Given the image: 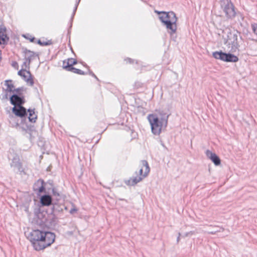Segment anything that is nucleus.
<instances>
[{
    "instance_id": "f257e3e1",
    "label": "nucleus",
    "mask_w": 257,
    "mask_h": 257,
    "mask_svg": "<svg viewBox=\"0 0 257 257\" xmlns=\"http://www.w3.org/2000/svg\"><path fill=\"white\" fill-rule=\"evenodd\" d=\"M54 233L44 230H33L28 236V238L36 250H42L50 246L55 241Z\"/></svg>"
},
{
    "instance_id": "f03ea898",
    "label": "nucleus",
    "mask_w": 257,
    "mask_h": 257,
    "mask_svg": "<svg viewBox=\"0 0 257 257\" xmlns=\"http://www.w3.org/2000/svg\"><path fill=\"white\" fill-rule=\"evenodd\" d=\"M141 164L142 166L139 170V176H138V172H136V174L137 176L130 178L129 180L125 182L127 185L135 186L148 175L150 171V169L148 162L146 160H142Z\"/></svg>"
},
{
    "instance_id": "7ed1b4c3",
    "label": "nucleus",
    "mask_w": 257,
    "mask_h": 257,
    "mask_svg": "<svg viewBox=\"0 0 257 257\" xmlns=\"http://www.w3.org/2000/svg\"><path fill=\"white\" fill-rule=\"evenodd\" d=\"M151 127L152 132L155 135H159L162 129L166 128L165 125L157 117L156 113L150 114L147 116Z\"/></svg>"
},
{
    "instance_id": "20e7f679",
    "label": "nucleus",
    "mask_w": 257,
    "mask_h": 257,
    "mask_svg": "<svg viewBox=\"0 0 257 257\" xmlns=\"http://www.w3.org/2000/svg\"><path fill=\"white\" fill-rule=\"evenodd\" d=\"M8 158L10 160H11L10 166L11 168H14L15 171L17 170V172L21 175L26 174L24 168L23 167V163L20 159L19 156L17 154L15 153L13 150H12V152L10 151Z\"/></svg>"
},
{
    "instance_id": "39448f33",
    "label": "nucleus",
    "mask_w": 257,
    "mask_h": 257,
    "mask_svg": "<svg viewBox=\"0 0 257 257\" xmlns=\"http://www.w3.org/2000/svg\"><path fill=\"white\" fill-rule=\"evenodd\" d=\"M238 32L237 31H231L228 30L227 32V37L224 38V44L228 48L231 47L232 51H235L239 47L237 42Z\"/></svg>"
},
{
    "instance_id": "423d86ee",
    "label": "nucleus",
    "mask_w": 257,
    "mask_h": 257,
    "mask_svg": "<svg viewBox=\"0 0 257 257\" xmlns=\"http://www.w3.org/2000/svg\"><path fill=\"white\" fill-rule=\"evenodd\" d=\"M221 9L227 19H232L236 15L235 7L231 0H220Z\"/></svg>"
},
{
    "instance_id": "0eeeda50",
    "label": "nucleus",
    "mask_w": 257,
    "mask_h": 257,
    "mask_svg": "<svg viewBox=\"0 0 257 257\" xmlns=\"http://www.w3.org/2000/svg\"><path fill=\"white\" fill-rule=\"evenodd\" d=\"M213 56L216 59H219L227 62H236L238 61V58L234 54L223 52L221 51L214 52Z\"/></svg>"
},
{
    "instance_id": "6e6552de",
    "label": "nucleus",
    "mask_w": 257,
    "mask_h": 257,
    "mask_svg": "<svg viewBox=\"0 0 257 257\" xmlns=\"http://www.w3.org/2000/svg\"><path fill=\"white\" fill-rule=\"evenodd\" d=\"M48 212L47 211L42 210L41 209H37L35 211V220L36 223L41 226H44Z\"/></svg>"
},
{
    "instance_id": "1a4fd4ad",
    "label": "nucleus",
    "mask_w": 257,
    "mask_h": 257,
    "mask_svg": "<svg viewBox=\"0 0 257 257\" xmlns=\"http://www.w3.org/2000/svg\"><path fill=\"white\" fill-rule=\"evenodd\" d=\"M10 103L16 106L17 105H23L25 103L24 95H18L17 94H13L9 97Z\"/></svg>"
},
{
    "instance_id": "9d476101",
    "label": "nucleus",
    "mask_w": 257,
    "mask_h": 257,
    "mask_svg": "<svg viewBox=\"0 0 257 257\" xmlns=\"http://www.w3.org/2000/svg\"><path fill=\"white\" fill-rule=\"evenodd\" d=\"M58 223V218L56 214L50 212L48 214L47 220L44 226L49 228H52L55 227Z\"/></svg>"
},
{
    "instance_id": "9b49d317",
    "label": "nucleus",
    "mask_w": 257,
    "mask_h": 257,
    "mask_svg": "<svg viewBox=\"0 0 257 257\" xmlns=\"http://www.w3.org/2000/svg\"><path fill=\"white\" fill-rule=\"evenodd\" d=\"M5 85L7 86V88H3V90L5 92V94L2 95V100H6L9 98V92H14L15 86L12 83V80H6L5 81Z\"/></svg>"
},
{
    "instance_id": "f8f14e48",
    "label": "nucleus",
    "mask_w": 257,
    "mask_h": 257,
    "mask_svg": "<svg viewBox=\"0 0 257 257\" xmlns=\"http://www.w3.org/2000/svg\"><path fill=\"white\" fill-rule=\"evenodd\" d=\"M18 74L22 77L23 79L27 83H29L31 86L34 85V82L33 79V76L29 70L22 69L18 71Z\"/></svg>"
},
{
    "instance_id": "ddd939ff",
    "label": "nucleus",
    "mask_w": 257,
    "mask_h": 257,
    "mask_svg": "<svg viewBox=\"0 0 257 257\" xmlns=\"http://www.w3.org/2000/svg\"><path fill=\"white\" fill-rule=\"evenodd\" d=\"M12 111L16 116L20 117L22 118L24 117L26 119V117L27 116V109L23 105L14 106L12 109Z\"/></svg>"
},
{
    "instance_id": "4468645a",
    "label": "nucleus",
    "mask_w": 257,
    "mask_h": 257,
    "mask_svg": "<svg viewBox=\"0 0 257 257\" xmlns=\"http://www.w3.org/2000/svg\"><path fill=\"white\" fill-rule=\"evenodd\" d=\"M177 21V18L175 19L171 20L168 22H166L164 23L163 25L166 27V28L168 30V33L171 36L175 34L177 30L176 22Z\"/></svg>"
},
{
    "instance_id": "2eb2a0df",
    "label": "nucleus",
    "mask_w": 257,
    "mask_h": 257,
    "mask_svg": "<svg viewBox=\"0 0 257 257\" xmlns=\"http://www.w3.org/2000/svg\"><path fill=\"white\" fill-rule=\"evenodd\" d=\"M159 18L162 24L171 21V20L175 19L177 18L174 12L171 11L169 12H164L163 15L159 16Z\"/></svg>"
},
{
    "instance_id": "dca6fc26",
    "label": "nucleus",
    "mask_w": 257,
    "mask_h": 257,
    "mask_svg": "<svg viewBox=\"0 0 257 257\" xmlns=\"http://www.w3.org/2000/svg\"><path fill=\"white\" fill-rule=\"evenodd\" d=\"M45 182L43 179L38 180L33 185V190L35 192H37L38 195L43 193L45 190Z\"/></svg>"
},
{
    "instance_id": "f3484780",
    "label": "nucleus",
    "mask_w": 257,
    "mask_h": 257,
    "mask_svg": "<svg viewBox=\"0 0 257 257\" xmlns=\"http://www.w3.org/2000/svg\"><path fill=\"white\" fill-rule=\"evenodd\" d=\"M40 202L43 206H49L53 203L52 196L50 194L46 193L40 197Z\"/></svg>"
},
{
    "instance_id": "a211bd4d",
    "label": "nucleus",
    "mask_w": 257,
    "mask_h": 257,
    "mask_svg": "<svg viewBox=\"0 0 257 257\" xmlns=\"http://www.w3.org/2000/svg\"><path fill=\"white\" fill-rule=\"evenodd\" d=\"M207 157L209 158L211 161L216 166H218L221 163V161L219 157L215 153H212L209 150H207L206 152Z\"/></svg>"
},
{
    "instance_id": "6ab92c4d",
    "label": "nucleus",
    "mask_w": 257,
    "mask_h": 257,
    "mask_svg": "<svg viewBox=\"0 0 257 257\" xmlns=\"http://www.w3.org/2000/svg\"><path fill=\"white\" fill-rule=\"evenodd\" d=\"M77 63V60L73 58L68 59L67 60H65L63 61V68L65 70L69 71L71 70V68H74L73 65Z\"/></svg>"
},
{
    "instance_id": "aec40b11",
    "label": "nucleus",
    "mask_w": 257,
    "mask_h": 257,
    "mask_svg": "<svg viewBox=\"0 0 257 257\" xmlns=\"http://www.w3.org/2000/svg\"><path fill=\"white\" fill-rule=\"evenodd\" d=\"M23 52L25 54V60H28V63H31V61L34 59V57L38 56L34 52L28 50L27 48H23Z\"/></svg>"
},
{
    "instance_id": "412c9836",
    "label": "nucleus",
    "mask_w": 257,
    "mask_h": 257,
    "mask_svg": "<svg viewBox=\"0 0 257 257\" xmlns=\"http://www.w3.org/2000/svg\"><path fill=\"white\" fill-rule=\"evenodd\" d=\"M157 114V117L160 120L163 124L165 125V127H167L168 125V117L169 114L165 112L164 111H160Z\"/></svg>"
},
{
    "instance_id": "4be33fe9",
    "label": "nucleus",
    "mask_w": 257,
    "mask_h": 257,
    "mask_svg": "<svg viewBox=\"0 0 257 257\" xmlns=\"http://www.w3.org/2000/svg\"><path fill=\"white\" fill-rule=\"evenodd\" d=\"M6 32L5 27H0V44H6L9 40V38L6 34Z\"/></svg>"
},
{
    "instance_id": "5701e85b",
    "label": "nucleus",
    "mask_w": 257,
    "mask_h": 257,
    "mask_svg": "<svg viewBox=\"0 0 257 257\" xmlns=\"http://www.w3.org/2000/svg\"><path fill=\"white\" fill-rule=\"evenodd\" d=\"M64 208V206L63 205L60 204L57 202H53L52 204L50 212L54 214L56 213H60L63 211Z\"/></svg>"
},
{
    "instance_id": "b1692460",
    "label": "nucleus",
    "mask_w": 257,
    "mask_h": 257,
    "mask_svg": "<svg viewBox=\"0 0 257 257\" xmlns=\"http://www.w3.org/2000/svg\"><path fill=\"white\" fill-rule=\"evenodd\" d=\"M27 113L29 112L28 119L30 122H35L37 118V115L35 114V109H28Z\"/></svg>"
},
{
    "instance_id": "393cba45",
    "label": "nucleus",
    "mask_w": 257,
    "mask_h": 257,
    "mask_svg": "<svg viewBox=\"0 0 257 257\" xmlns=\"http://www.w3.org/2000/svg\"><path fill=\"white\" fill-rule=\"evenodd\" d=\"M45 190L43 192L46 194H50L51 191H52V188H54L53 187V181L51 180H49L47 182H45Z\"/></svg>"
},
{
    "instance_id": "a878e982",
    "label": "nucleus",
    "mask_w": 257,
    "mask_h": 257,
    "mask_svg": "<svg viewBox=\"0 0 257 257\" xmlns=\"http://www.w3.org/2000/svg\"><path fill=\"white\" fill-rule=\"evenodd\" d=\"M17 116L11 114L9 115V122L12 126L16 127L19 125L18 121L17 120Z\"/></svg>"
},
{
    "instance_id": "bb28decb",
    "label": "nucleus",
    "mask_w": 257,
    "mask_h": 257,
    "mask_svg": "<svg viewBox=\"0 0 257 257\" xmlns=\"http://www.w3.org/2000/svg\"><path fill=\"white\" fill-rule=\"evenodd\" d=\"M26 90L24 87H20L17 88H15L13 94H17L18 95H24L23 92Z\"/></svg>"
},
{
    "instance_id": "cd10ccee",
    "label": "nucleus",
    "mask_w": 257,
    "mask_h": 257,
    "mask_svg": "<svg viewBox=\"0 0 257 257\" xmlns=\"http://www.w3.org/2000/svg\"><path fill=\"white\" fill-rule=\"evenodd\" d=\"M216 229L214 230L213 231H209L208 233L209 234H215L217 232H223L224 230V228L222 227H220L219 226H214Z\"/></svg>"
},
{
    "instance_id": "c85d7f7f",
    "label": "nucleus",
    "mask_w": 257,
    "mask_h": 257,
    "mask_svg": "<svg viewBox=\"0 0 257 257\" xmlns=\"http://www.w3.org/2000/svg\"><path fill=\"white\" fill-rule=\"evenodd\" d=\"M80 0H78L77 2H76V4H75V7L74 8V10H73V13L72 14V16H71V20H70V28H71L72 27V21H73V18H74V16L75 14V13H76V11L77 10V7L79 5V3L80 2Z\"/></svg>"
},
{
    "instance_id": "c756f323",
    "label": "nucleus",
    "mask_w": 257,
    "mask_h": 257,
    "mask_svg": "<svg viewBox=\"0 0 257 257\" xmlns=\"http://www.w3.org/2000/svg\"><path fill=\"white\" fill-rule=\"evenodd\" d=\"M80 0H78L77 2H76V4H75V7L74 8V10H73V13L72 14V16H71V20H70V28H71L72 27V21H73V18H74V16L75 14V13H76V11L77 10V7L79 5V3L80 2Z\"/></svg>"
},
{
    "instance_id": "7c9ffc66",
    "label": "nucleus",
    "mask_w": 257,
    "mask_h": 257,
    "mask_svg": "<svg viewBox=\"0 0 257 257\" xmlns=\"http://www.w3.org/2000/svg\"><path fill=\"white\" fill-rule=\"evenodd\" d=\"M37 44L40 45V46H49L52 44V40H48L47 41H42L41 40H38L37 41Z\"/></svg>"
},
{
    "instance_id": "2f4dec72",
    "label": "nucleus",
    "mask_w": 257,
    "mask_h": 257,
    "mask_svg": "<svg viewBox=\"0 0 257 257\" xmlns=\"http://www.w3.org/2000/svg\"><path fill=\"white\" fill-rule=\"evenodd\" d=\"M74 73L80 74V75H85L87 74V73L82 71L80 69H77L76 68H71V70L70 71Z\"/></svg>"
},
{
    "instance_id": "473e14b6",
    "label": "nucleus",
    "mask_w": 257,
    "mask_h": 257,
    "mask_svg": "<svg viewBox=\"0 0 257 257\" xmlns=\"http://www.w3.org/2000/svg\"><path fill=\"white\" fill-rule=\"evenodd\" d=\"M51 192L53 194V196L56 198V200L58 201L60 198L59 193L56 190L55 188H52Z\"/></svg>"
},
{
    "instance_id": "72a5a7b5",
    "label": "nucleus",
    "mask_w": 257,
    "mask_h": 257,
    "mask_svg": "<svg viewBox=\"0 0 257 257\" xmlns=\"http://www.w3.org/2000/svg\"><path fill=\"white\" fill-rule=\"evenodd\" d=\"M196 233H197V232L196 231H194V230L190 231L189 232L185 233L183 235H182V236L183 237H186L187 236H191L192 235L195 234Z\"/></svg>"
},
{
    "instance_id": "f704fd0d",
    "label": "nucleus",
    "mask_w": 257,
    "mask_h": 257,
    "mask_svg": "<svg viewBox=\"0 0 257 257\" xmlns=\"http://www.w3.org/2000/svg\"><path fill=\"white\" fill-rule=\"evenodd\" d=\"M23 37H24L27 39L29 40L31 42H34L35 40V38L34 37H32L31 35L29 34L24 35Z\"/></svg>"
},
{
    "instance_id": "c9c22d12",
    "label": "nucleus",
    "mask_w": 257,
    "mask_h": 257,
    "mask_svg": "<svg viewBox=\"0 0 257 257\" xmlns=\"http://www.w3.org/2000/svg\"><path fill=\"white\" fill-rule=\"evenodd\" d=\"M30 65V63H28V61L27 60H25V61L23 63V64L22 65V67L23 68L25 67V69L26 68H28V69H29Z\"/></svg>"
},
{
    "instance_id": "e433bc0d",
    "label": "nucleus",
    "mask_w": 257,
    "mask_h": 257,
    "mask_svg": "<svg viewBox=\"0 0 257 257\" xmlns=\"http://www.w3.org/2000/svg\"><path fill=\"white\" fill-rule=\"evenodd\" d=\"M88 73H89V74H90V75H91L92 76L94 77L96 80H99L98 78L97 77V76L93 73V72L92 71H91L89 69Z\"/></svg>"
},
{
    "instance_id": "4c0bfd02",
    "label": "nucleus",
    "mask_w": 257,
    "mask_h": 257,
    "mask_svg": "<svg viewBox=\"0 0 257 257\" xmlns=\"http://www.w3.org/2000/svg\"><path fill=\"white\" fill-rule=\"evenodd\" d=\"M253 33L257 35V24L255 26H253L252 28Z\"/></svg>"
},
{
    "instance_id": "58836bf2",
    "label": "nucleus",
    "mask_w": 257,
    "mask_h": 257,
    "mask_svg": "<svg viewBox=\"0 0 257 257\" xmlns=\"http://www.w3.org/2000/svg\"><path fill=\"white\" fill-rule=\"evenodd\" d=\"M164 12L165 11H157V10L155 11V13H157V14L159 15L160 16L163 15V13H164Z\"/></svg>"
},
{
    "instance_id": "ea45409f",
    "label": "nucleus",
    "mask_w": 257,
    "mask_h": 257,
    "mask_svg": "<svg viewBox=\"0 0 257 257\" xmlns=\"http://www.w3.org/2000/svg\"><path fill=\"white\" fill-rule=\"evenodd\" d=\"M77 211V209L76 208H72V209H70V213L71 214H73L74 212H76Z\"/></svg>"
},
{
    "instance_id": "a19ab883",
    "label": "nucleus",
    "mask_w": 257,
    "mask_h": 257,
    "mask_svg": "<svg viewBox=\"0 0 257 257\" xmlns=\"http://www.w3.org/2000/svg\"><path fill=\"white\" fill-rule=\"evenodd\" d=\"M12 66L15 67V68H16V67H18V64L17 62L16 61H14L12 63Z\"/></svg>"
},
{
    "instance_id": "79ce46f5",
    "label": "nucleus",
    "mask_w": 257,
    "mask_h": 257,
    "mask_svg": "<svg viewBox=\"0 0 257 257\" xmlns=\"http://www.w3.org/2000/svg\"><path fill=\"white\" fill-rule=\"evenodd\" d=\"M126 61H128L130 63H133V62L134 61L133 60H132V59L131 58H127V59L125 60Z\"/></svg>"
},
{
    "instance_id": "37998d69",
    "label": "nucleus",
    "mask_w": 257,
    "mask_h": 257,
    "mask_svg": "<svg viewBox=\"0 0 257 257\" xmlns=\"http://www.w3.org/2000/svg\"><path fill=\"white\" fill-rule=\"evenodd\" d=\"M180 236H178V237H177V243H178V242H179V241H180Z\"/></svg>"
},
{
    "instance_id": "c03bdc74",
    "label": "nucleus",
    "mask_w": 257,
    "mask_h": 257,
    "mask_svg": "<svg viewBox=\"0 0 257 257\" xmlns=\"http://www.w3.org/2000/svg\"><path fill=\"white\" fill-rule=\"evenodd\" d=\"M2 59V57H1V51L0 50V61Z\"/></svg>"
},
{
    "instance_id": "a18cd8bd",
    "label": "nucleus",
    "mask_w": 257,
    "mask_h": 257,
    "mask_svg": "<svg viewBox=\"0 0 257 257\" xmlns=\"http://www.w3.org/2000/svg\"><path fill=\"white\" fill-rule=\"evenodd\" d=\"M181 236V234L180 232L178 233V236Z\"/></svg>"
},
{
    "instance_id": "49530a36",
    "label": "nucleus",
    "mask_w": 257,
    "mask_h": 257,
    "mask_svg": "<svg viewBox=\"0 0 257 257\" xmlns=\"http://www.w3.org/2000/svg\"><path fill=\"white\" fill-rule=\"evenodd\" d=\"M84 66H85L87 68H88V66L86 64L84 65Z\"/></svg>"
}]
</instances>
